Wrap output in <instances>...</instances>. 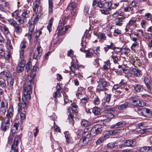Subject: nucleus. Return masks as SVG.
Instances as JSON below:
<instances>
[{
  "label": "nucleus",
  "mask_w": 152,
  "mask_h": 152,
  "mask_svg": "<svg viewBox=\"0 0 152 152\" xmlns=\"http://www.w3.org/2000/svg\"><path fill=\"white\" fill-rule=\"evenodd\" d=\"M67 18H66L64 20L61 19L59 23L58 26L57 28V31L54 36V38L56 37L57 39L59 36L64 35L66 33L67 29L70 27L69 26H64V25L66 23V20Z\"/></svg>",
  "instance_id": "f257e3e1"
},
{
  "label": "nucleus",
  "mask_w": 152,
  "mask_h": 152,
  "mask_svg": "<svg viewBox=\"0 0 152 152\" xmlns=\"http://www.w3.org/2000/svg\"><path fill=\"white\" fill-rule=\"evenodd\" d=\"M13 137V134H10L8 137V143L11 144L10 152H18V144L20 140V137L19 135H16L12 141Z\"/></svg>",
  "instance_id": "f03ea898"
},
{
  "label": "nucleus",
  "mask_w": 152,
  "mask_h": 152,
  "mask_svg": "<svg viewBox=\"0 0 152 152\" xmlns=\"http://www.w3.org/2000/svg\"><path fill=\"white\" fill-rule=\"evenodd\" d=\"M34 76H30L28 77L27 84H24L23 86V93L32 94V85L34 83Z\"/></svg>",
  "instance_id": "7ed1b4c3"
},
{
  "label": "nucleus",
  "mask_w": 152,
  "mask_h": 152,
  "mask_svg": "<svg viewBox=\"0 0 152 152\" xmlns=\"http://www.w3.org/2000/svg\"><path fill=\"white\" fill-rule=\"evenodd\" d=\"M99 84L96 88L97 91L99 92L107 91L110 86V83L104 79H101L99 81Z\"/></svg>",
  "instance_id": "20e7f679"
},
{
  "label": "nucleus",
  "mask_w": 152,
  "mask_h": 152,
  "mask_svg": "<svg viewBox=\"0 0 152 152\" xmlns=\"http://www.w3.org/2000/svg\"><path fill=\"white\" fill-rule=\"evenodd\" d=\"M113 2L110 1L105 2L103 3V9L100 10L101 13L104 15H108L111 13Z\"/></svg>",
  "instance_id": "39448f33"
},
{
  "label": "nucleus",
  "mask_w": 152,
  "mask_h": 152,
  "mask_svg": "<svg viewBox=\"0 0 152 152\" xmlns=\"http://www.w3.org/2000/svg\"><path fill=\"white\" fill-rule=\"evenodd\" d=\"M14 113L13 107L12 106H10L7 110L6 116L2 121L10 125V121L12 120Z\"/></svg>",
  "instance_id": "423d86ee"
},
{
  "label": "nucleus",
  "mask_w": 152,
  "mask_h": 152,
  "mask_svg": "<svg viewBox=\"0 0 152 152\" xmlns=\"http://www.w3.org/2000/svg\"><path fill=\"white\" fill-rule=\"evenodd\" d=\"M31 94H28L23 93V94L22 96V102L20 104V107H28V104L29 100L31 98Z\"/></svg>",
  "instance_id": "0eeeda50"
},
{
  "label": "nucleus",
  "mask_w": 152,
  "mask_h": 152,
  "mask_svg": "<svg viewBox=\"0 0 152 152\" xmlns=\"http://www.w3.org/2000/svg\"><path fill=\"white\" fill-rule=\"evenodd\" d=\"M92 136L91 133L88 134L86 136L83 137V139H80L78 143L79 145L80 146H84L91 140Z\"/></svg>",
  "instance_id": "6e6552de"
},
{
  "label": "nucleus",
  "mask_w": 152,
  "mask_h": 152,
  "mask_svg": "<svg viewBox=\"0 0 152 152\" xmlns=\"http://www.w3.org/2000/svg\"><path fill=\"white\" fill-rule=\"evenodd\" d=\"M130 100L131 101L133 105L136 106L142 107L145 105L144 103L142 100H139L138 97L136 96L131 97Z\"/></svg>",
  "instance_id": "1a4fd4ad"
},
{
  "label": "nucleus",
  "mask_w": 152,
  "mask_h": 152,
  "mask_svg": "<svg viewBox=\"0 0 152 152\" xmlns=\"http://www.w3.org/2000/svg\"><path fill=\"white\" fill-rule=\"evenodd\" d=\"M42 49L39 43L37 47L36 50L34 53L33 58L37 60L39 59L42 55Z\"/></svg>",
  "instance_id": "9d476101"
},
{
  "label": "nucleus",
  "mask_w": 152,
  "mask_h": 152,
  "mask_svg": "<svg viewBox=\"0 0 152 152\" xmlns=\"http://www.w3.org/2000/svg\"><path fill=\"white\" fill-rule=\"evenodd\" d=\"M102 130V126L97 125L94 127H91V134L92 136H95L101 132Z\"/></svg>",
  "instance_id": "9b49d317"
},
{
  "label": "nucleus",
  "mask_w": 152,
  "mask_h": 152,
  "mask_svg": "<svg viewBox=\"0 0 152 152\" xmlns=\"http://www.w3.org/2000/svg\"><path fill=\"white\" fill-rule=\"evenodd\" d=\"M139 114L146 117H149L152 115L151 110L149 109L143 107L139 110Z\"/></svg>",
  "instance_id": "f8f14e48"
},
{
  "label": "nucleus",
  "mask_w": 152,
  "mask_h": 152,
  "mask_svg": "<svg viewBox=\"0 0 152 152\" xmlns=\"http://www.w3.org/2000/svg\"><path fill=\"white\" fill-rule=\"evenodd\" d=\"M8 102L5 99H2L0 102V112L4 113L7 109Z\"/></svg>",
  "instance_id": "ddd939ff"
},
{
  "label": "nucleus",
  "mask_w": 152,
  "mask_h": 152,
  "mask_svg": "<svg viewBox=\"0 0 152 152\" xmlns=\"http://www.w3.org/2000/svg\"><path fill=\"white\" fill-rule=\"evenodd\" d=\"M130 70L133 72L134 75L136 77H140L142 76L141 71L135 66L131 67Z\"/></svg>",
  "instance_id": "4468645a"
},
{
  "label": "nucleus",
  "mask_w": 152,
  "mask_h": 152,
  "mask_svg": "<svg viewBox=\"0 0 152 152\" xmlns=\"http://www.w3.org/2000/svg\"><path fill=\"white\" fill-rule=\"evenodd\" d=\"M26 64V61L22 60L18 65L16 68V71L18 73L22 72L24 70Z\"/></svg>",
  "instance_id": "2eb2a0df"
},
{
  "label": "nucleus",
  "mask_w": 152,
  "mask_h": 152,
  "mask_svg": "<svg viewBox=\"0 0 152 152\" xmlns=\"http://www.w3.org/2000/svg\"><path fill=\"white\" fill-rule=\"evenodd\" d=\"M29 29L28 33L25 34V36L27 37L29 42H30L33 35V32L34 30L35 25L34 24H29Z\"/></svg>",
  "instance_id": "dca6fc26"
},
{
  "label": "nucleus",
  "mask_w": 152,
  "mask_h": 152,
  "mask_svg": "<svg viewBox=\"0 0 152 152\" xmlns=\"http://www.w3.org/2000/svg\"><path fill=\"white\" fill-rule=\"evenodd\" d=\"M39 1L40 0H36V1L34 4L33 10L35 12L36 15L38 14V13L41 14V7L40 6Z\"/></svg>",
  "instance_id": "f3484780"
},
{
  "label": "nucleus",
  "mask_w": 152,
  "mask_h": 152,
  "mask_svg": "<svg viewBox=\"0 0 152 152\" xmlns=\"http://www.w3.org/2000/svg\"><path fill=\"white\" fill-rule=\"evenodd\" d=\"M119 132L120 130L119 129H115L105 132L104 134V136L103 137H104L106 140L109 137L110 135L115 134Z\"/></svg>",
  "instance_id": "a211bd4d"
},
{
  "label": "nucleus",
  "mask_w": 152,
  "mask_h": 152,
  "mask_svg": "<svg viewBox=\"0 0 152 152\" xmlns=\"http://www.w3.org/2000/svg\"><path fill=\"white\" fill-rule=\"evenodd\" d=\"M20 105H19L18 107V111L20 112V117L21 119L24 120L26 117V111L27 109V107H26L21 108Z\"/></svg>",
  "instance_id": "6ab92c4d"
},
{
  "label": "nucleus",
  "mask_w": 152,
  "mask_h": 152,
  "mask_svg": "<svg viewBox=\"0 0 152 152\" xmlns=\"http://www.w3.org/2000/svg\"><path fill=\"white\" fill-rule=\"evenodd\" d=\"M41 16V14L39 13L37 15L35 14V16L34 17H31L28 21L29 24H34L35 25L39 21V18Z\"/></svg>",
  "instance_id": "aec40b11"
},
{
  "label": "nucleus",
  "mask_w": 152,
  "mask_h": 152,
  "mask_svg": "<svg viewBox=\"0 0 152 152\" xmlns=\"http://www.w3.org/2000/svg\"><path fill=\"white\" fill-rule=\"evenodd\" d=\"M126 124L125 121H122L120 122H118L115 124L112 125L111 128L113 129H119L120 131V128L123 127L125 126Z\"/></svg>",
  "instance_id": "412c9836"
},
{
  "label": "nucleus",
  "mask_w": 152,
  "mask_h": 152,
  "mask_svg": "<svg viewBox=\"0 0 152 152\" xmlns=\"http://www.w3.org/2000/svg\"><path fill=\"white\" fill-rule=\"evenodd\" d=\"M71 108L68 107L67 109V114L68 115V118L69 119V122L70 124L74 126V121L73 118L74 117L73 113L71 112L70 111Z\"/></svg>",
  "instance_id": "4be33fe9"
},
{
  "label": "nucleus",
  "mask_w": 152,
  "mask_h": 152,
  "mask_svg": "<svg viewBox=\"0 0 152 152\" xmlns=\"http://www.w3.org/2000/svg\"><path fill=\"white\" fill-rule=\"evenodd\" d=\"M125 19V17H117L114 20V21L116 25L118 26H121L123 24V22Z\"/></svg>",
  "instance_id": "5701e85b"
},
{
  "label": "nucleus",
  "mask_w": 152,
  "mask_h": 152,
  "mask_svg": "<svg viewBox=\"0 0 152 152\" xmlns=\"http://www.w3.org/2000/svg\"><path fill=\"white\" fill-rule=\"evenodd\" d=\"M31 14L32 11L29 9H27L24 10L22 12L21 15L23 18L26 20L27 18L31 17Z\"/></svg>",
  "instance_id": "b1692460"
},
{
  "label": "nucleus",
  "mask_w": 152,
  "mask_h": 152,
  "mask_svg": "<svg viewBox=\"0 0 152 152\" xmlns=\"http://www.w3.org/2000/svg\"><path fill=\"white\" fill-rule=\"evenodd\" d=\"M0 30L5 36L10 33L9 29L4 24L0 25Z\"/></svg>",
  "instance_id": "393cba45"
},
{
  "label": "nucleus",
  "mask_w": 152,
  "mask_h": 152,
  "mask_svg": "<svg viewBox=\"0 0 152 152\" xmlns=\"http://www.w3.org/2000/svg\"><path fill=\"white\" fill-rule=\"evenodd\" d=\"M20 124L19 122L18 123H15L13 125L11 129V132L12 134H15L18 132V129L19 127Z\"/></svg>",
  "instance_id": "a878e982"
},
{
  "label": "nucleus",
  "mask_w": 152,
  "mask_h": 152,
  "mask_svg": "<svg viewBox=\"0 0 152 152\" xmlns=\"http://www.w3.org/2000/svg\"><path fill=\"white\" fill-rule=\"evenodd\" d=\"M130 107V104L128 102H125L124 103L118 105V108L119 110H123L127 109Z\"/></svg>",
  "instance_id": "bb28decb"
},
{
  "label": "nucleus",
  "mask_w": 152,
  "mask_h": 152,
  "mask_svg": "<svg viewBox=\"0 0 152 152\" xmlns=\"http://www.w3.org/2000/svg\"><path fill=\"white\" fill-rule=\"evenodd\" d=\"M124 143L126 146L128 147L134 146L136 144L135 141L132 140H126Z\"/></svg>",
  "instance_id": "cd10ccee"
},
{
  "label": "nucleus",
  "mask_w": 152,
  "mask_h": 152,
  "mask_svg": "<svg viewBox=\"0 0 152 152\" xmlns=\"http://www.w3.org/2000/svg\"><path fill=\"white\" fill-rule=\"evenodd\" d=\"M6 44L7 47L10 51L13 49V45H14L13 42H11L10 39L8 38H6Z\"/></svg>",
  "instance_id": "c85d7f7f"
},
{
  "label": "nucleus",
  "mask_w": 152,
  "mask_h": 152,
  "mask_svg": "<svg viewBox=\"0 0 152 152\" xmlns=\"http://www.w3.org/2000/svg\"><path fill=\"white\" fill-rule=\"evenodd\" d=\"M10 125L2 121L1 126V130L4 132L6 131L10 128Z\"/></svg>",
  "instance_id": "c756f323"
},
{
  "label": "nucleus",
  "mask_w": 152,
  "mask_h": 152,
  "mask_svg": "<svg viewBox=\"0 0 152 152\" xmlns=\"http://www.w3.org/2000/svg\"><path fill=\"white\" fill-rule=\"evenodd\" d=\"M132 87L133 88L134 91L137 92H140L142 91L143 88L140 85L138 84H135L133 85Z\"/></svg>",
  "instance_id": "7c9ffc66"
},
{
  "label": "nucleus",
  "mask_w": 152,
  "mask_h": 152,
  "mask_svg": "<svg viewBox=\"0 0 152 152\" xmlns=\"http://www.w3.org/2000/svg\"><path fill=\"white\" fill-rule=\"evenodd\" d=\"M7 55L5 57V61L7 63L11 62L12 61V53L9 51H7Z\"/></svg>",
  "instance_id": "2f4dec72"
},
{
  "label": "nucleus",
  "mask_w": 152,
  "mask_h": 152,
  "mask_svg": "<svg viewBox=\"0 0 152 152\" xmlns=\"http://www.w3.org/2000/svg\"><path fill=\"white\" fill-rule=\"evenodd\" d=\"M89 98L88 97H84L81 100V104L82 106L84 107L86 106L87 104H89Z\"/></svg>",
  "instance_id": "473e14b6"
},
{
  "label": "nucleus",
  "mask_w": 152,
  "mask_h": 152,
  "mask_svg": "<svg viewBox=\"0 0 152 152\" xmlns=\"http://www.w3.org/2000/svg\"><path fill=\"white\" fill-rule=\"evenodd\" d=\"M9 76V73L7 72L3 71L0 73V77L4 80L7 79Z\"/></svg>",
  "instance_id": "72a5a7b5"
},
{
  "label": "nucleus",
  "mask_w": 152,
  "mask_h": 152,
  "mask_svg": "<svg viewBox=\"0 0 152 152\" xmlns=\"http://www.w3.org/2000/svg\"><path fill=\"white\" fill-rule=\"evenodd\" d=\"M104 64L102 68L103 70H107L110 68V61L108 60L104 62Z\"/></svg>",
  "instance_id": "f704fd0d"
},
{
  "label": "nucleus",
  "mask_w": 152,
  "mask_h": 152,
  "mask_svg": "<svg viewBox=\"0 0 152 152\" xmlns=\"http://www.w3.org/2000/svg\"><path fill=\"white\" fill-rule=\"evenodd\" d=\"M137 18H136L135 17L132 18L130 20L129 22L127 24L130 27L132 26H133L134 25L136 26V23L137 21Z\"/></svg>",
  "instance_id": "c9c22d12"
},
{
  "label": "nucleus",
  "mask_w": 152,
  "mask_h": 152,
  "mask_svg": "<svg viewBox=\"0 0 152 152\" xmlns=\"http://www.w3.org/2000/svg\"><path fill=\"white\" fill-rule=\"evenodd\" d=\"M150 147L144 146L140 148L137 152H150Z\"/></svg>",
  "instance_id": "e433bc0d"
},
{
  "label": "nucleus",
  "mask_w": 152,
  "mask_h": 152,
  "mask_svg": "<svg viewBox=\"0 0 152 152\" xmlns=\"http://www.w3.org/2000/svg\"><path fill=\"white\" fill-rule=\"evenodd\" d=\"M123 73L125 74V75L127 78L132 77V73L130 72L129 70L128 69H125L124 68L122 69Z\"/></svg>",
  "instance_id": "4c0bfd02"
},
{
  "label": "nucleus",
  "mask_w": 152,
  "mask_h": 152,
  "mask_svg": "<svg viewBox=\"0 0 152 152\" xmlns=\"http://www.w3.org/2000/svg\"><path fill=\"white\" fill-rule=\"evenodd\" d=\"M118 145V142L117 141H115L108 143L107 144V146L108 148L111 149L116 147Z\"/></svg>",
  "instance_id": "58836bf2"
},
{
  "label": "nucleus",
  "mask_w": 152,
  "mask_h": 152,
  "mask_svg": "<svg viewBox=\"0 0 152 152\" xmlns=\"http://www.w3.org/2000/svg\"><path fill=\"white\" fill-rule=\"evenodd\" d=\"M53 0H48L49 2V9L48 12L50 14H52L53 12Z\"/></svg>",
  "instance_id": "ea45409f"
},
{
  "label": "nucleus",
  "mask_w": 152,
  "mask_h": 152,
  "mask_svg": "<svg viewBox=\"0 0 152 152\" xmlns=\"http://www.w3.org/2000/svg\"><path fill=\"white\" fill-rule=\"evenodd\" d=\"M81 124L82 126L87 127L90 126L91 124L88 120L83 119L81 122Z\"/></svg>",
  "instance_id": "a19ab883"
},
{
  "label": "nucleus",
  "mask_w": 152,
  "mask_h": 152,
  "mask_svg": "<svg viewBox=\"0 0 152 152\" xmlns=\"http://www.w3.org/2000/svg\"><path fill=\"white\" fill-rule=\"evenodd\" d=\"M100 108L96 107L93 108L92 110V112L95 115H97L100 114Z\"/></svg>",
  "instance_id": "79ce46f5"
},
{
  "label": "nucleus",
  "mask_w": 152,
  "mask_h": 152,
  "mask_svg": "<svg viewBox=\"0 0 152 152\" xmlns=\"http://www.w3.org/2000/svg\"><path fill=\"white\" fill-rule=\"evenodd\" d=\"M76 5L74 2H72L69 4L67 8L70 10H72L73 11V13H75V11L74 9L76 8Z\"/></svg>",
  "instance_id": "37998d69"
},
{
  "label": "nucleus",
  "mask_w": 152,
  "mask_h": 152,
  "mask_svg": "<svg viewBox=\"0 0 152 152\" xmlns=\"http://www.w3.org/2000/svg\"><path fill=\"white\" fill-rule=\"evenodd\" d=\"M144 19L147 20L151 21L152 20V15L150 13H146L144 16Z\"/></svg>",
  "instance_id": "c03bdc74"
},
{
  "label": "nucleus",
  "mask_w": 152,
  "mask_h": 152,
  "mask_svg": "<svg viewBox=\"0 0 152 152\" xmlns=\"http://www.w3.org/2000/svg\"><path fill=\"white\" fill-rule=\"evenodd\" d=\"M66 140L67 143H70L72 140L70 135L67 132H65L64 133Z\"/></svg>",
  "instance_id": "a18cd8bd"
},
{
  "label": "nucleus",
  "mask_w": 152,
  "mask_h": 152,
  "mask_svg": "<svg viewBox=\"0 0 152 152\" xmlns=\"http://www.w3.org/2000/svg\"><path fill=\"white\" fill-rule=\"evenodd\" d=\"M7 20L9 24L13 27L15 26L18 24L16 21L13 19L10 18L7 19Z\"/></svg>",
  "instance_id": "49530a36"
},
{
  "label": "nucleus",
  "mask_w": 152,
  "mask_h": 152,
  "mask_svg": "<svg viewBox=\"0 0 152 152\" xmlns=\"http://www.w3.org/2000/svg\"><path fill=\"white\" fill-rule=\"evenodd\" d=\"M15 32L17 33H20L22 32V29L21 26H20L17 24L14 27Z\"/></svg>",
  "instance_id": "de8ad7c7"
},
{
  "label": "nucleus",
  "mask_w": 152,
  "mask_h": 152,
  "mask_svg": "<svg viewBox=\"0 0 152 152\" xmlns=\"http://www.w3.org/2000/svg\"><path fill=\"white\" fill-rule=\"evenodd\" d=\"M69 68L73 73L75 70L79 68V66L78 65H76L74 64H72Z\"/></svg>",
  "instance_id": "09e8293b"
},
{
  "label": "nucleus",
  "mask_w": 152,
  "mask_h": 152,
  "mask_svg": "<svg viewBox=\"0 0 152 152\" xmlns=\"http://www.w3.org/2000/svg\"><path fill=\"white\" fill-rule=\"evenodd\" d=\"M130 50L128 48H122L121 55L124 54L127 56L128 53L130 52Z\"/></svg>",
  "instance_id": "8fccbe9b"
},
{
  "label": "nucleus",
  "mask_w": 152,
  "mask_h": 152,
  "mask_svg": "<svg viewBox=\"0 0 152 152\" xmlns=\"http://www.w3.org/2000/svg\"><path fill=\"white\" fill-rule=\"evenodd\" d=\"M74 75L78 77L79 78L83 77L82 75V73L81 71H80L79 69L75 70L73 73Z\"/></svg>",
  "instance_id": "3c124183"
},
{
  "label": "nucleus",
  "mask_w": 152,
  "mask_h": 152,
  "mask_svg": "<svg viewBox=\"0 0 152 152\" xmlns=\"http://www.w3.org/2000/svg\"><path fill=\"white\" fill-rule=\"evenodd\" d=\"M114 45V44L111 42L110 45H106V46L104 48V51L107 52L109 49H113Z\"/></svg>",
  "instance_id": "603ef678"
},
{
  "label": "nucleus",
  "mask_w": 152,
  "mask_h": 152,
  "mask_svg": "<svg viewBox=\"0 0 152 152\" xmlns=\"http://www.w3.org/2000/svg\"><path fill=\"white\" fill-rule=\"evenodd\" d=\"M98 38L100 39H106V37L105 34L103 33H99L96 35Z\"/></svg>",
  "instance_id": "864d4df0"
},
{
  "label": "nucleus",
  "mask_w": 152,
  "mask_h": 152,
  "mask_svg": "<svg viewBox=\"0 0 152 152\" xmlns=\"http://www.w3.org/2000/svg\"><path fill=\"white\" fill-rule=\"evenodd\" d=\"M27 44V43L26 41L24 40L20 44V49L24 50V49L26 48Z\"/></svg>",
  "instance_id": "5fc2aeb1"
},
{
  "label": "nucleus",
  "mask_w": 152,
  "mask_h": 152,
  "mask_svg": "<svg viewBox=\"0 0 152 152\" xmlns=\"http://www.w3.org/2000/svg\"><path fill=\"white\" fill-rule=\"evenodd\" d=\"M15 20L20 24H23L25 22V20H26L24 18L22 17H21L20 16L16 18Z\"/></svg>",
  "instance_id": "6e6d98bb"
},
{
  "label": "nucleus",
  "mask_w": 152,
  "mask_h": 152,
  "mask_svg": "<svg viewBox=\"0 0 152 152\" xmlns=\"http://www.w3.org/2000/svg\"><path fill=\"white\" fill-rule=\"evenodd\" d=\"M19 13L20 12L19 10H15L13 13H12L11 14V15L12 16L14 17L15 19L19 16Z\"/></svg>",
  "instance_id": "4d7b16f0"
},
{
  "label": "nucleus",
  "mask_w": 152,
  "mask_h": 152,
  "mask_svg": "<svg viewBox=\"0 0 152 152\" xmlns=\"http://www.w3.org/2000/svg\"><path fill=\"white\" fill-rule=\"evenodd\" d=\"M61 96V93H60L59 91H56L53 93V96L55 99L54 100L56 101V99L58 97H60Z\"/></svg>",
  "instance_id": "13d9d810"
},
{
  "label": "nucleus",
  "mask_w": 152,
  "mask_h": 152,
  "mask_svg": "<svg viewBox=\"0 0 152 152\" xmlns=\"http://www.w3.org/2000/svg\"><path fill=\"white\" fill-rule=\"evenodd\" d=\"M139 46V43L138 42H134L133 43L131 46V49L133 50H135Z\"/></svg>",
  "instance_id": "bf43d9fd"
},
{
  "label": "nucleus",
  "mask_w": 152,
  "mask_h": 152,
  "mask_svg": "<svg viewBox=\"0 0 152 152\" xmlns=\"http://www.w3.org/2000/svg\"><path fill=\"white\" fill-rule=\"evenodd\" d=\"M15 80V77H12L9 80V81L8 82V84L10 85V86L11 88H12L13 85Z\"/></svg>",
  "instance_id": "052dcab7"
},
{
  "label": "nucleus",
  "mask_w": 152,
  "mask_h": 152,
  "mask_svg": "<svg viewBox=\"0 0 152 152\" xmlns=\"http://www.w3.org/2000/svg\"><path fill=\"white\" fill-rule=\"evenodd\" d=\"M89 132H90V133H91V127L86 128L83 130L81 132L83 135H84L86 133H88Z\"/></svg>",
  "instance_id": "680f3d73"
},
{
  "label": "nucleus",
  "mask_w": 152,
  "mask_h": 152,
  "mask_svg": "<svg viewBox=\"0 0 152 152\" xmlns=\"http://www.w3.org/2000/svg\"><path fill=\"white\" fill-rule=\"evenodd\" d=\"M105 140V139L103 137H100L96 142V145H99Z\"/></svg>",
  "instance_id": "e2e57ef3"
},
{
  "label": "nucleus",
  "mask_w": 152,
  "mask_h": 152,
  "mask_svg": "<svg viewBox=\"0 0 152 152\" xmlns=\"http://www.w3.org/2000/svg\"><path fill=\"white\" fill-rule=\"evenodd\" d=\"M100 101L99 98L97 96H96L93 101V103L95 105H98L100 104Z\"/></svg>",
  "instance_id": "0e129e2a"
},
{
  "label": "nucleus",
  "mask_w": 152,
  "mask_h": 152,
  "mask_svg": "<svg viewBox=\"0 0 152 152\" xmlns=\"http://www.w3.org/2000/svg\"><path fill=\"white\" fill-rule=\"evenodd\" d=\"M144 38L146 39L150 40L152 39V34L146 33L144 36Z\"/></svg>",
  "instance_id": "69168bd1"
},
{
  "label": "nucleus",
  "mask_w": 152,
  "mask_h": 152,
  "mask_svg": "<svg viewBox=\"0 0 152 152\" xmlns=\"http://www.w3.org/2000/svg\"><path fill=\"white\" fill-rule=\"evenodd\" d=\"M84 52L86 53V57L91 58L93 55V53L91 52L89 50H85Z\"/></svg>",
  "instance_id": "338daca9"
},
{
  "label": "nucleus",
  "mask_w": 152,
  "mask_h": 152,
  "mask_svg": "<svg viewBox=\"0 0 152 152\" xmlns=\"http://www.w3.org/2000/svg\"><path fill=\"white\" fill-rule=\"evenodd\" d=\"M124 80H122L118 84L120 88L122 90H124V89H123V88L126 85L125 83L124 82Z\"/></svg>",
  "instance_id": "774afa93"
}]
</instances>
